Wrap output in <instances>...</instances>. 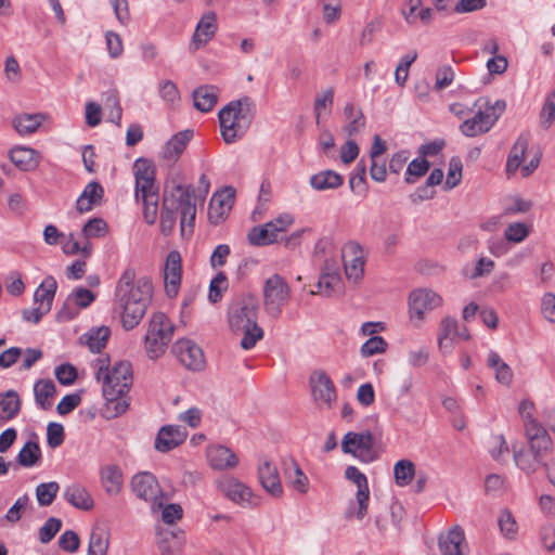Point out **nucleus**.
Instances as JSON below:
<instances>
[{"label": "nucleus", "mask_w": 555, "mask_h": 555, "mask_svg": "<svg viewBox=\"0 0 555 555\" xmlns=\"http://www.w3.org/2000/svg\"><path fill=\"white\" fill-rule=\"evenodd\" d=\"M195 198L193 185L183 184L180 172L166 179L160 207V231L164 235L172 232L178 215L182 235L193 233L196 218Z\"/></svg>", "instance_id": "f257e3e1"}, {"label": "nucleus", "mask_w": 555, "mask_h": 555, "mask_svg": "<svg viewBox=\"0 0 555 555\" xmlns=\"http://www.w3.org/2000/svg\"><path fill=\"white\" fill-rule=\"evenodd\" d=\"M153 291L150 278H138L132 267L124 270L116 283L114 306L120 311L125 330H132L141 322L152 301Z\"/></svg>", "instance_id": "f03ea898"}, {"label": "nucleus", "mask_w": 555, "mask_h": 555, "mask_svg": "<svg viewBox=\"0 0 555 555\" xmlns=\"http://www.w3.org/2000/svg\"><path fill=\"white\" fill-rule=\"evenodd\" d=\"M96 380H102V391L106 400L103 416L107 420L121 415L129 406L127 393L133 382L132 365L129 361H118L109 367V358L100 356L92 362Z\"/></svg>", "instance_id": "7ed1b4c3"}, {"label": "nucleus", "mask_w": 555, "mask_h": 555, "mask_svg": "<svg viewBox=\"0 0 555 555\" xmlns=\"http://www.w3.org/2000/svg\"><path fill=\"white\" fill-rule=\"evenodd\" d=\"M258 298L249 293H242L232 298L228 306V323L235 333H243L241 347L253 349L262 339L263 330L258 325Z\"/></svg>", "instance_id": "20e7f679"}, {"label": "nucleus", "mask_w": 555, "mask_h": 555, "mask_svg": "<svg viewBox=\"0 0 555 555\" xmlns=\"http://www.w3.org/2000/svg\"><path fill=\"white\" fill-rule=\"evenodd\" d=\"M255 117V103L249 96L231 101L218 113L223 141L232 144L248 131Z\"/></svg>", "instance_id": "39448f33"}, {"label": "nucleus", "mask_w": 555, "mask_h": 555, "mask_svg": "<svg viewBox=\"0 0 555 555\" xmlns=\"http://www.w3.org/2000/svg\"><path fill=\"white\" fill-rule=\"evenodd\" d=\"M135 180L134 197L143 204V218L147 224H154L159 206V189L156 184L154 164L145 158H138L133 164Z\"/></svg>", "instance_id": "423d86ee"}, {"label": "nucleus", "mask_w": 555, "mask_h": 555, "mask_svg": "<svg viewBox=\"0 0 555 555\" xmlns=\"http://www.w3.org/2000/svg\"><path fill=\"white\" fill-rule=\"evenodd\" d=\"M529 449L514 452V460L522 472L530 475L545 465L544 457L552 452L553 442L550 435H526Z\"/></svg>", "instance_id": "0eeeda50"}, {"label": "nucleus", "mask_w": 555, "mask_h": 555, "mask_svg": "<svg viewBox=\"0 0 555 555\" xmlns=\"http://www.w3.org/2000/svg\"><path fill=\"white\" fill-rule=\"evenodd\" d=\"M481 99L475 102V106H479V111L473 116L464 120L461 126V132L468 138H473L479 134L487 133L495 125L501 115L506 108V102L504 100H496L494 103L489 101L481 105Z\"/></svg>", "instance_id": "6e6552de"}, {"label": "nucleus", "mask_w": 555, "mask_h": 555, "mask_svg": "<svg viewBox=\"0 0 555 555\" xmlns=\"http://www.w3.org/2000/svg\"><path fill=\"white\" fill-rule=\"evenodd\" d=\"M173 330V324L165 313L156 312L152 315L144 338L145 351L150 359L155 360L164 354L171 341Z\"/></svg>", "instance_id": "1a4fd4ad"}, {"label": "nucleus", "mask_w": 555, "mask_h": 555, "mask_svg": "<svg viewBox=\"0 0 555 555\" xmlns=\"http://www.w3.org/2000/svg\"><path fill=\"white\" fill-rule=\"evenodd\" d=\"M291 288L285 279L279 274L268 278L263 285V307L272 319L280 318L283 308L288 305Z\"/></svg>", "instance_id": "9d476101"}, {"label": "nucleus", "mask_w": 555, "mask_h": 555, "mask_svg": "<svg viewBox=\"0 0 555 555\" xmlns=\"http://www.w3.org/2000/svg\"><path fill=\"white\" fill-rule=\"evenodd\" d=\"M344 453L351 454L362 463H372L378 454L374 449V439L371 431H348L341 440Z\"/></svg>", "instance_id": "9b49d317"}, {"label": "nucleus", "mask_w": 555, "mask_h": 555, "mask_svg": "<svg viewBox=\"0 0 555 555\" xmlns=\"http://www.w3.org/2000/svg\"><path fill=\"white\" fill-rule=\"evenodd\" d=\"M442 304V298L431 289L418 288L409 296V314L415 325H420L425 314Z\"/></svg>", "instance_id": "f8f14e48"}, {"label": "nucleus", "mask_w": 555, "mask_h": 555, "mask_svg": "<svg viewBox=\"0 0 555 555\" xmlns=\"http://www.w3.org/2000/svg\"><path fill=\"white\" fill-rule=\"evenodd\" d=\"M132 492L145 502H152L153 505L162 507L165 501V494L156 479L150 472H140L135 474L130 481Z\"/></svg>", "instance_id": "ddd939ff"}, {"label": "nucleus", "mask_w": 555, "mask_h": 555, "mask_svg": "<svg viewBox=\"0 0 555 555\" xmlns=\"http://www.w3.org/2000/svg\"><path fill=\"white\" fill-rule=\"evenodd\" d=\"M178 361L190 371L205 369L206 360L202 348L188 338L178 339L171 348Z\"/></svg>", "instance_id": "4468645a"}, {"label": "nucleus", "mask_w": 555, "mask_h": 555, "mask_svg": "<svg viewBox=\"0 0 555 555\" xmlns=\"http://www.w3.org/2000/svg\"><path fill=\"white\" fill-rule=\"evenodd\" d=\"M311 393L319 405L331 408L337 400L336 387L332 378L323 371L315 370L309 378Z\"/></svg>", "instance_id": "2eb2a0df"}, {"label": "nucleus", "mask_w": 555, "mask_h": 555, "mask_svg": "<svg viewBox=\"0 0 555 555\" xmlns=\"http://www.w3.org/2000/svg\"><path fill=\"white\" fill-rule=\"evenodd\" d=\"M345 272L349 280L357 282L364 273V254L362 246L357 242H348L341 249Z\"/></svg>", "instance_id": "dca6fc26"}, {"label": "nucleus", "mask_w": 555, "mask_h": 555, "mask_svg": "<svg viewBox=\"0 0 555 555\" xmlns=\"http://www.w3.org/2000/svg\"><path fill=\"white\" fill-rule=\"evenodd\" d=\"M235 190L232 186H227L212 195L208 206L210 223L217 225L225 219L232 208Z\"/></svg>", "instance_id": "f3484780"}, {"label": "nucleus", "mask_w": 555, "mask_h": 555, "mask_svg": "<svg viewBox=\"0 0 555 555\" xmlns=\"http://www.w3.org/2000/svg\"><path fill=\"white\" fill-rule=\"evenodd\" d=\"M346 479L352 481L358 491L356 493V500L358 502L359 508L357 511V518L363 519L367 513L369 500H370V489L367 477L360 472V469L356 466H348L345 470Z\"/></svg>", "instance_id": "a211bd4d"}, {"label": "nucleus", "mask_w": 555, "mask_h": 555, "mask_svg": "<svg viewBox=\"0 0 555 555\" xmlns=\"http://www.w3.org/2000/svg\"><path fill=\"white\" fill-rule=\"evenodd\" d=\"M218 30L217 15L214 11L205 12L198 21L192 36L190 48L193 51L206 46Z\"/></svg>", "instance_id": "6ab92c4d"}, {"label": "nucleus", "mask_w": 555, "mask_h": 555, "mask_svg": "<svg viewBox=\"0 0 555 555\" xmlns=\"http://www.w3.org/2000/svg\"><path fill=\"white\" fill-rule=\"evenodd\" d=\"M181 255L177 250H171L167 255L164 268V281L166 293L169 297L177 296L181 284L182 264Z\"/></svg>", "instance_id": "aec40b11"}, {"label": "nucleus", "mask_w": 555, "mask_h": 555, "mask_svg": "<svg viewBox=\"0 0 555 555\" xmlns=\"http://www.w3.org/2000/svg\"><path fill=\"white\" fill-rule=\"evenodd\" d=\"M186 438V433L180 426H163L155 438V449L159 452H168L180 446Z\"/></svg>", "instance_id": "412c9836"}, {"label": "nucleus", "mask_w": 555, "mask_h": 555, "mask_svg": "<svg viewBox=\"0 0 555 555\" xmlns=\"http://www.w3.org/2000/svg\"><path fill=\"white\" fill-rule=\"evenodd\" d=\"M207 460L214 469L225 470L234 468L238 463L236 454L228 447L217 444L207 449Z\"/></svg>", "instance_id": "4be33fe9"}, {"label": "nucleus", "mask_w": 555, "mask_h": 555, "mask_svg": "<svg viewBox=\"0 0 555 555\" xmlns=\"http://www.w3.org/2000/svg\"><path fill=\"white\" fill-rule=\"evenodd\" d=\"M465 534L460 526H454L446 534L439 537V550L442 555H465Z\"/></svg>", "instance_id": "5701e85b"}, {"label": "nucleus", "mask_w": 555, "mask_h": 555, "mask_svg": "<svg viewBox=\"0 0 555 555\" xmlns=\"http://www.w3.org/2000/svg\"><path fill=\"white\" fill-rule=\"evenodd\" d=\"M11 162L23 171L35 170L41 159L39 152L31 147L15 146L9 153Z\"/></svg>", "instance_id": "b1692460"}, {"label": "nucleus", "mask_w": 555, "mask_h": 555, "mask_svg": "<svg viewBox=\"0 0 555 555\" xmlns=\"http://www.w3.org/2000/svg\"><path fill=\"white\" fill-rule=\"evenodd\" d=\"M103 196V186L96 181H91L85 186L82 193L77 198L76 209L80 214L88 212L92 210L94 206L100 205Z\"/></svg>", "instance_id": "393cba45"}, {"label": "nucleus", "mask_w": 555, "mask_h": 555, "mask_svg": "<svg viewBox=\"0 0 555 555\" xmlns=\"http://www.w3.org/2000/svg\"><path fill=\"white\" fill-rule=\"evenodd\" d=\"M258 476L262 487L272 495L279 496L283 489L276 466L270 461H263L258 467Z\"/></svg>", "instance_id": "a878e982"}, {"label": "nucleus", "mask_w": 555, "mask_h": 555, "mask_svg": "<svg viewBox=\"0 0 555 555\" xmlns=\"http://www.w3.org/2000/svg\"><path fill=\"white\" fill-rule=\"evenodd\" d=\"M223 494L234 503L245 505L251 503V490L234 478H227L219 483Z\"/></svg>", "instance_id": "bb28decb"}, {"label": "nucleus", "mask_w": 555, "mask_h": 555, "mask_svg": "<svg viewBox=\"0 0 555 555\" xmlns=\"http://www.w3.org/2000/svg\"><path fill=\"white\" fill-rule=\"evenodd\" d=\"M193 137L192 130L176 133L163 147V158L176 163Z\"/></svg>", "instance_id": "cd10ccee"}, {"label": "nucleus", "mask_w": 555, "mask_h": 555, "mask_svg": "<svg viewBox=\"0 0 555 555\" xmlns=\"http://www.w3.org/2000/svg\"><path fill=\"white\" fill-rule=\"evenodd\" d=\"M220 90L214 85L199 86L193 91L194 106L203 113L210 112L217 104Z\"/></svg>", "instance_id": "c85d7f7f"}, {"label": "nucleus", "mask_w": 555, "mask_h": 555, "mask_svg": "<svg viewBox=\"0 0 555 555\" xmlns=\"http://www.w3.org/2000/svg\"><path fill=\"white\" fill-rule=\"evenodd\" d=\"M70 300H73L74 304L79 308H87L95 300V295L85 287L75 288L74 292L68 296L61 311L59 312V317L62 321L72 320L77 314V312L68 311V305Z\"/></svg>", "instance_id": "c756f323"}, {"label": "nucleus", "mask_w": 555, "mask_h": 555, "mask_svg": "<svg viewBox=\"0 0 555 555\" xmlns=\"http://www.w3.org/2000/svg\"><path fill=\"white\" fill-rule=\"evenodd\" d=\"M282 466L286 479L292 483L293 488L300 493L308 491V478L293 457H284Z\"/></svg>", "instance_id": "7c9ffc66"}, {"label": "nucleus", "mask_w": 555, "mask_h": 555, "mask_svg": "<svg viewBox=\"0 0 555 555\" xmlns=\"http://www.w3.org/2000/svg\"><path fill=\"white\" fill-rule=\"evenodd\" d=\"M310 186L315 191L336 190L344 184V177L331 169L314 173L309 179Z\"/></svg>", "instance_id": "2f4dec72"}, {"label": "nucleus", "mask_w": 555, "mask_h": 555, "mask_svg": "<svg viewBox=\"0 0 555 555\" xmlns=\"http://www.w3.org/2000/svg\"><path fill=\"white\" fill-rule=\"evenodd\" d=\"M529 142H530L529 132H522L519 134L516 142L513 144V146L509 151L508 157H507V162H506V172L507 173H509V175L515 173L519 169V167L524 160L525 153L529 146Z\"/></svg>", "instance_id": "473e14b6"}, {"label": "nucleus", "mask_w": 555, "mask_h": 555, "mask_svg": "<svg viewBox=\"0 0 555 555\" xmlns=\"http://www.w3.org/2000/svg\"><path fill=\"white\" fill-rule=\"evenodd\" d=\"M101 482L105 492L111 495H117L122 488V472L117 465H107L101 469Z\"/></svg>", "instance_id": "72a5a7b5"}, {"label": "nucleus", "mask_w": 555, "mask_h": 555, "mask_svg": "<svg viewBox=\"0 0 555 555\" xmlns=\"http://www.w3.org/2000/svg\"><path fill=\"white\" fill-rule=\"evenodd\" d=\"M56 288V280L51 275L47 276L35 291L34 302L50 312Z\"/></svg>", "instance_id": "f704fd0d"}, {"label": "nucleus", "mask_w": 555, "mask_h": 555, "mask_svg": "<svg viewBox=\"0 0 555 555\" xmlns=\"http://www.w3.org/2000/svg\"><path fill=\"white\" fill-rule=\"evenodd\" d=\"M519 414L524 422L526 435L546 434L545 427L533 416L534 403L525 399L519 403Z\"/></svg>", "instance_id": "c9c22d12"}, {"label": "nucleus", "mask_w": 555, "mask_h": 555, "mask_svg": "<svg viewBox=\"0 0 555 555\" xmlns=\"http://www.w3.org/2000/svg\"><path fill=\"white\" fill-rule=\"evenodd\" d=\"M65 500L82 511H89L93 507V499L87 491V489L80 485H70L64 491Z\"/></svg>", "instance_id": "e433bc0d"}, {"label": "nucleus", "mask_w": 555, "mask_h": 555, "mask_svg": "<svg viewBox=\"0 0 555 555\" xmlns=\"http://www.w3.org/2000/svg\"><path fill=\"white\" fill-rule=\"evenodd\" d=\"M459 333V323L454 318L446 317L440 323V332L438 335V346L443 353L451 352L452 340Z\"/></svg>", "instance_id": "4c0bfd02"}, {"label": "nucleus", "mask_w": 555, "mask_h": 555, "mask_svg": "<svg viewBox=\"0 0 555 555\" xmlns=\"http://www.w3.org/2000/svg\"><path fill=\"white\" fill-rule=\"evenodd\" d=\"M55 392L56 389L52 379H39L34 385L36 404L42 410L51 409Z\"/></svg>", "instance_id": "58836bf2"}, {"label": "nucleus", "mask_w": 555, "mask_h": 555, "mask_svg": "<svg viewBox=\"0 0 555 555\" xmlns=\"http://www.w3.org/2000/svg\"><path fill=\"white\" fill-rule=\"evenodd\" d=\"M279 233L270 222L254 227L248 233V242L254 246H264L276 242Z\"/></svg>", "instance_id": "ea45409f"}, {"label": "nucleus", "mask_w": 555, "mask_h": 555, "mask_svg": "<svg viewBox=\"0 0 555 555\" xmlns=\"http://www.w3.org/2000/svg\"><path fill=\"white\" fill-rule=\"evenodd\" d=\"M21 410V399L16 391L8 390L0 393V420H13Z\"/></svg>", "instance_id": "a19ab883"}, {"label": "nucleus", "mask_w": 555, "mask_h": 555, "mask_svg": "<svg viewBox=\"0 0 555 555\" xmlns=\"http://www.w3.org/2000/svg\"><path fill=\"white\" fill-rule=\"evenodd\" d=\"M42 121L41 114H21L13 119V126L21 135H29L37 131Z\"/></svg>", "instance_id": "79ce46f5"}, {"label": "nucleus", "mask_w": 555, "mask_h": 555, "mask_svg": "<svg viewBox=\"0 0 555 555\" xmlns=\"http://www.w3.org/2000/svg\"><path fill=\"white\" fill-rule=\"evenodd\" d=\"M109 335V327L100 326L96 328H91L87 334H85L83 337L86 338L87 346L92 352H100L103 348H105Z\"/></svg>", "instance_id": "37998d69"}, {"label": "nucleus", "mask_w": 555, "mask_h": 555, "mask_svg": "<svg viewBox=\"0 0 555 555\" xmlns=\"http://www.w3.org/2000/svg\"><path fill=\"white\" fill-rule=\"evenodd\" d=\"M41 460V450L38 442L27 441L20 450L16 461L23 467H33Z\"/></svg>", "instance_id": "c03bdc74"}, {"label": "nucleus", "mask_w": 555, "mask_h": 555, "mask_svg": "<svg viewBox=\"0 0 555 555\" xmlns=\"http://www.w3.org/2000/svg\"><path fill=\"white\" fill-rule=\"evenodd\" d=\"M395 481L399 487L408 486L415 476V465L410 460H400L393 467Z\"/></svg>", "instance_id": "a18cd8bd"}, {"label": "nucleus", "mask_w": 555, "mask_h": 555, "mask_svg": "<svg viewBox=\"0 0 555 555\" xmlns=\"http://www.w3.org/2000/svg\"><path fill=\"white\" fill-rule=\"evenodd\" d=\"M341 286V279L337 273H323L321 274L317 287L318 292H312V294H321L325 297H330L334 295Z\"/></svg>", "instance_id": "49530a36"}, {"label": "nucleus", "mask_w": 555, "mask_h": 555, "mask_svg": "<svg viewBox=\"0 0 555 555\" xmlns=\"http://www.w3.org/2000/svg\"><path fill=\"white\" fill-rule=\"evenodd\" d=\"M108 538L102 529L92 530L87 555H107Z\"/></svg>", "instance_id": "de8ad7c7"}, {"label": "nucleus", "mask_w": 555, "mask_h": 555, "mask_svg": "<svg viewBox=\"0 0 555 555\" xmlns=\"http://www.w3.org/2000/svg\"><path fill=\"white\" fill-rule=\"evenodd\" d=\"M366 166L363 160L359 162L349 177L350 190L358 194H364L367 190L366 183Z\"/></svg>", "instance_id": "09e8293b"}, {"label": "nucleus", "mask_w": 555, "mask_h": 555, "mask_svg": "<svg viewBox=\"0 0 555 555\" xmlns=\"http://www.w3.org/2000/svg\"><path fill=\"white\" fill-rule=\"evenodd\" d=\"M430 163L425 158H415L413 159L406 167L405 175H404V181L408 184H413L416 182V180L429 170Z\"/></svg>", "instance_id": "8fccbe9b"}, {"label": "nucleus", "mask_w": 555, "mask_h": 555, "mask_svg": "<svg viewBox=\"0 0 555 555\" xmlns=\"http://www.w3.org/2000/svg\"><path fill=\"white\" fill-rule=\"evenodd\" d=\"M60 486L56 481L43 482L37 486L36 496L40 506H49L53 503Z\"/></svg>", "instance_id": "3c124183"}, {"label": "nucleus", "mask_w": 555, "mask_h": 555, "mask_svg": "<svg viewBox=\"0 0 555 555\" xmlns=\"http://www.w3.org/2000/svg\"><path fill=\"white\" fill-rule=\"evenodd\" d=\"M387 341L382 336H372L360 348V354L363 358L373 357L386 352Z\"/></svg>", "instance_id": "603ef678"}, {"label": "nucleus", "mask_w": 555, "mask_h": 555, "mask_svg": "<svg viewBox=\"0 0 555 555\" xmlns=\"http://www.w3.org/2000/svg\"><path fill=\"white\" fill-rule=\"evenodd\" d=\"M462 159L459 156L451 157L449 162L448 176L444 183L446 190L454 189L460 184L462 180Z\"/></svg>", "instance_id": "864d4df0"}, {"label": "nucleus", "mask_w": 555, "mask_h": 555, "mask_svg": "<svg viewBox=\"0 0 555 555\" xmlns=\"http://www.w3.org/2000/svg\"><path fill=\"white\" fill-rule=\"evenodd\" d=\"M108 231L107 223L102 218L90 219L82 228L83 238L103 237Z\"/></svg>", "instance_id": "5fc2aeb1"}, {"label": "nucleus", "mask_w": 555, "mask_h": 555, "mask_svg": "<svg viewBox=\"0 0 555 555\" xmlns=\"http://www.w3.org/2000/svg\"><path fill=\"white\" fill-rule=\"evenodd\" d=\"M228 288V279L224 272L220 271L216 274V276L210 281L209 285V301L212 304H217L222 298V293Z\"/></svg>", "instance_id": "6e6d98bb"}, {"label": "nucleus", "mask_w": 555, "mask_h": 555, "mask_svg": "<svg viewBox=\"0 0 555 555\" xmlns=\"http://www.w3.org/2000/svg\"><path fill=\"white\" fill-rule=\"evenodd\" d=\"M555 120V90L548 93L540 112V122L543 129H548Z\"/></svg>", "instance_id": "4d7b16f0"}, {"label": "nucleus", "mask_w": 555, "mask_h": 555, "mask_svg": "<svg viewBox=\"0 0 555 555\" xmlns=\"http://www.w3.org/2000/svg\"><path fill=\"white\" fill-rule=\"evenodd\" d=\"M416 59V51L410 52L401 57L395 72V80L399 86H403L405 83L409 76V68Z\"/></svg>", "instance_id": "13d9d810"}, {"label": "nucleus", "mask_w": 555, "mask_h": 555, "mask_svg": "<svg viewBox=\"0 0 555 555\" xmlns=\"http://www.w3.org/2000/svg\"><path fill=\"white\" fill-rule=\"evenodd\" d=\"M502 534L508 539H514L518 531L517 522L508 509H504L498 520Z\"/></svg>", "instance_id": "bf43d9fd"}, {"label": "nucleus", "mask_w": 555, "mask_h": 555, "mask_svg": "<svg viewBox=\"0 0 555 555\" xmlns=\"http://www.w3.org/2000/svg\"><path fill=\"white\" fill-rule=\"evenodd\" d=\"M62 527V520L55 517L47 519L44 525L39 529V540L41 543H49Z\"/></svg>", "instance_id": "052dcab7"}, {"label": "nucleus", "mask_w": 555, "mask_h": 555, "mask_svg": "<svg viewBox=\"0 0 555 555\" xmlns=\"http://www.w3.org/2000/svg\"><path fill=\"white\" fill-rule=\"evenodd\" d=\"M529 234L527 225L522 222H514L505 229L504 236L508 242L520 243Z\"/></svg>", "instance_id": "680f3d73"}, {"label": "nucleus", "mask_w": 555, "mask_h": 555, "mask_svg": "<svg viewBox=\"0 0 555 555\" xmlns=\"http://www.w3.org/2000/svg\"><path fill=\"white\" fill-rule=\"evenodd\" d=\"M28 502L29 498L27 494L20 496L7 512L4 519L11 524L17 522L22 518V513L26 508Z\"/></svg>", "instance_id": "e2e57ef3"}, {"label": "nucleus", "mask_w": 555, "mask_h": 555, "mask_svg": "<svg viewBox=\"0 0 555 555\" xmlns=\"http://www.w3.org/2000/svg\"><path fill=\"white\" fill-rule=\"evenodd\" d=\"M64 442V427L59 423H50L47 427V443L50 448H57Z\"/></svg>", "instance_id": "0e129e2a"}, {"label": "nucleus", "mask_w": 555, "mask_h": 555, "mask_svg": "<svg viewBox=\"0 0 555 555\" xmlns=\"http://www.w3.org/2000/svg\"><path fill=\"white\" fill-rule=\"evenodd\" d=\"M55 377L61 385H72L77 377V370L69 363L61 364L55 369Z\"/></svg>", "instance_id": "69168bd1"}, {"label": "nucleus", "mask_w": 555, "mask_h": 555, "mask_svg": "<svg viewBox=\"0 0 555 555\" xmlns=\"http://www.w3.org/2000/svg\"><path fill=\"white\" fill-rule=\"evenodd\" d=\"M454 79V72L450 65H443L436 72L435 88L442 90L449 87Z\"/></svg>", "instance_id": "338daca9"}, {"label": "nucleus", "mask_w": 555, "mask_h": 555, "mask_svg": "<svg viewBox=\"0 0 555 555\" xmlns=\"http://www.w3.org/2000/svg\"><path fill=\"white\" fill-rule=\"evenodd\" d=\"M80 543V539L78 534L73 530H66L59 538V546L69 553H74L78 550Z\"/></svg>", "instance_id": "774afa93"}]
</instances>
